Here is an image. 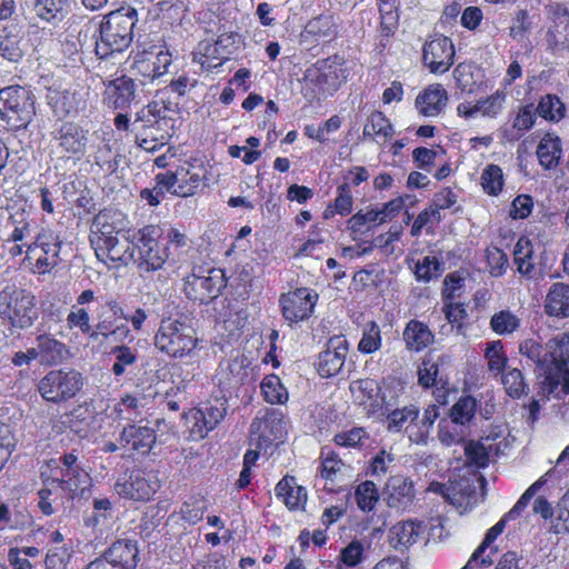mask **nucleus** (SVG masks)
Returning a JSON list of instances; mask_svg holds the SVG:
<instances>
[{
	"label": "nucleus",
	"instance_id": "nucleus-1",
	"mask_svg": "<svg viewBox=\"0 0 569 569\" xmlns=\"http://www.w3.org/2000/svg\"><path fill=\"white\" fill-rule=\"evenodd\" d=\"M51 476L41 472L43 488L38 492V507L46 516L54 513L52 496L62 493L67 499H74L77 496L84 497L91 485L89 473L81 467L74 451L64 453L58 459L48 461Z\"/></svg>",
	"mask_w": 569,
	"mask_h": 569
},
{
	"label": "nucleus",
	"instance_id": "nucleus-2",
	"mask_svg": "<svg viewBox=\"0 0 569 569\" xmlns=\"http://www.w3.org/2000/svg\"><path fill=\"white\" fill-rule=\"evenodd\" d=\"M171 112L169 103L153 100L136 113V142L141 149L154 152L169 142L176 122Z\"/></svg>",
	"mask_w": 569,
	"mask_h": 569
},
{
	"label": "nucleus",
	"instance_id": "nucleus-3",
	"mask_svg": "<svg viewBox=\"0 0 569 569\" xmlns=\"http://www.w3.org/2000/svg\"><path fill=\"white\" fill-rule=\"evenodd\" d=\"M137 21V10L131 7H122L106 14L100 22L99 38L96 41L97 56L104 59L129 48Z\"/></svg>",
	"mask_w": 569,
	"mask_h": 569
},
{
	"label": "nucleus",
	"instance_id": "nucleus-4",
	"mask_svg": "<svg viewBox=\"0 0 569 569\" xmlns=\"http://www.w3.org/2000/svg\"><path fill=\"white\" fill-rule=\"evenodd\" d=\"M519 353L545 373L538 391L541 399L549 400L551 397L562 399L569 395V371H559L558 375L551 372V360L547 345L543 346L536 338H527L520 341Z\"/></svg>",
	"mask_w": 569,
	"mask_h": 569
},
{
	"label": "nucleus",
	"instance_id": "nucleus-5",
	"mask_svg": "<svg viewBox=\"0 0 569 569\" xmlns=\"http://www.w3.org/2000/svg\"><path fill=\"white\" fill-rule=\"evenodd\" d=\"M153 341L160 352L171 358L190 357L199 342L191 322L182 316L163 318Z\"/></svg>",
	"mask_w": 569,
	"mask_h": 569
},
{
	"label": "nucleus",
	"instance_id": "nucleus-6",
	"mask_svg": "<svg viewBox=\"0 0 569 569\" xmlns=\"http://www.w3.org/2000/svg\"><path fill=\"white\" fill-rule=\"evenodd\" d=\"M36 116V96L22 86L0 89V120L11 131L24 130Z\"/></svg>",
	"mask_w": 569,
	"mask_h": 569
},
{
	"label": "nucleus",
	"instance_id": "nucleus-7",
	"mask_svg": "<svg viewBox=\"0 0 569 569\" xmlns=\"http://www.w3.org/2000/svg\"><path fill=\"white\" fill-rule=\"evenodd\" d=\"M0 318L14 328L31 327L38 319L36 297L16 284L6 286L0 291Z\"/></svg>",
	"mask_w": 569,
	"mask_h": 569
},
{
	"label": "nucleus",
	"instance_id": "nucleus-8",
	"mask_svg": "<svg viewBox=\"0 0 569 569\" xmlns=\"http://www.w3.org/2000/svg\"><path fill=\"white\" fill-rule=\"evenodd\" d=\"M161 236V228L154 224L144 226L132 233V263H134L140 271L150 272L160 270L170 258L169 248L159 244V238Z\"/></svg>",
	"mask_w": 569,
	"mask_h": 569
},
{
	"label": "nucleus",
	"instance_id": "nucleus-9",
	"mask_svg": "<svg viewBox=\"0 0 569 569\" xmlns=\"http://www.w3.org/2000/svg\"><path fill=\"white\" fill-rule=\"evenodd\" d=\"M348 74L347 68L337 56L318 60L305 72L306 88H311L312 98L320 99L332 94L347 80Z\"/></svg>",
	"mask_w": 569,
	"mask_h": 569
},
{
	"label": "nucleus",
	"instance_id": "nucleus-10",
	"mask_svg": "<svg viewBox=\"0 0 569 569\" xmlns=\"http://www.w3.org/2000/svg\"><path fill=\"white\" fill-rule=\"evenodd\" d=\"M83 387L82 375L74 369L50 370L38 383L40 396L48 402L62 403L74 398Z\"/></svg>",
	"mask_w": 569,
	"mask_h": 569
},
{
	"label": "nucleus",
	"instance_id": "nucleus-11",
	"mask_svg": "<svg viewBox=\"0 0 569 569\" xmlns=\"http://www.w3.org/2000/svg\"><path fill=\"white\" fill-rule=\"evenodd\" d=\"M62 240L60 236L50 229L41 230L33 242L26 249V258L36 273H47L61 261Z\"/></svg>",
	"mask_w": 569,
	"mask_h": 569
},
{
	"label": "nucleus",
	"instance_id": "nucleus-12",
	"mask_svg": "<svg viewBox=\"0 0 569 569\" xmlns=\"http://www.w3.org/2000/svg\"><path fill=\"white\" fill-rule=\"evenodd\" d=\"M113 489L120 498L149 501L160 489V480L156 471L137 469L128 477L119 478Z\"/></svg>",
	"mask_w": 569,
	"mask_h": 569
},
{
	"label": "nucleus",
	"instance_id": "nucleus-13",
	"mask_svg": "<svg viewBox=\"0 0 569 569\" xmlns=\"http://www.w3.org/2000/svg\"><path fill=\"white\" fill-rule=\"evenodd\" d=\"M224 273L221 269L193 271L184 279L183 291L186 296L200 303H208L217 298L226 287Z\"/></svg>",
	"mask_w": 569,
	"mask_h": 569
},
{
	"label": "nucleus",
	"instance_id": "nucleus-14",
	"mask_svg": "<svg viewBox=\"0 0 569 569\" xmlns=\"http://www.w3.org/2000/svg\"><path fill=\"white\" fill-rule=\"evenodd\" d=\"M228 410L224 398H214L201 403L189 412L188 420L192 423L190 432L194 438L203 439L226 417Z\"/></svg>",
	"mask_w": 569,
	"mask_h": 569
},
{
	"label": "nucleus",
	"instance_id": "nucleus-15",
	"mask_svg": "<svg viewBox=\"0 0 569 569\" xmlns=\"http://www.w3.org/2000/svg\"><path fill=\"white\" fill-rule=\"evenodd\" d=\"M318 300V293L309 288H298L295 291L283 293L279 303L281 306L283 318L297 323L311 316Z\"/></svg>",
	"mask_w": 569,
	"mask_h": 569
},
{
	"label": "nucleus",
	"instance_id": "nucleus-16",
	"mask_svg": "<svg viewBox=\"0 0 569 569\" xmlns=\"http://www.w3.org/2000/svg\"><path fill=\"white\" fill-rule=\"evenodd\" d=\"M452 41L445 36H436L423 46L422 59L432 73H445L453 64Z\"/></svg>",
	"mask_w": 569,
	"mask_h": 569
},
{
	"label": "nucleus",
	"instance_id": "nucleus-17",
	"mask_svg": "<svg viewBox=\"0 0 569 569\" xmlns=\"http://www.w3.org/2000/svg\"><path fill=\"white\" fill-rule=\"evenodd\" d=\"M348 351L349 345L345 336L331 337L326 349L318 356L317 370L319 375L323 378L338 375L345 365Z\"/></svg>",
	"mask_w": 569,
	"mask_h": 569
},
{
	"label": "nucleus",
	"instance_id": "nucleus-18",
	"mask_svg": "<svg viewBox=\"0 0 569 569\" xmlns=\"http://www.w3.org/2000/svg\"><path fill=\"white\" fill-rule=\"evenodd\" d=\"M126 220L121 212L101 211L92 221L90 242L92 248L114 237L126 236L128 232Z\"/></svg>",
	"mask_w": 569,
	"mask_h": 569
},
{
	"label": "nucleus",
	"instance_id": "nucleus-19",
	"mask_svg": "<svg viewBox=\"0 0 569 569\" xmlns=\"http://www.w3.org/2000/svg\"><path fill=\"white\" fill-rule=\"evenodd\" d=\"M171 61V53L168 50L152 47L149 51L136 56L133 68L138 73L153 81L168 72Z\"/></svg>",
	"mask_w": 569,
	"mask_h": 569
},
{
	"label": "nucleus",
	"instance_id": "nucleus-20",
	"mask_svg": "<svg viewBox=\"0 0 569 569\" xmlns=\"http://www.w3.org/2000/svg\"><path fill=\"white\" fill-rule=\"evenodd\" d=\"M350 391L357 403L363 407L368 415L378 413L389 400L386 392L381 395L379 383L373 379H358L350 383Z\"/></svg>",
	"mask_w": 569,
	"mask_h": 569
},
{
	"label": "nucleus",
	"instance_id": "nucleus-21",
	"mask_svg": "<svg viewBox=\"0 0 569 569\" xmlns=\"http://www.w3.org/2000/svg\"><path fill=\"white\" fill-rule=\"evenodd\" d=\"M54 139L58 141V149L62 157L80 159L86 152L87 132L78 124L63 123L56 132Z\"/></svg>",
	"mask_w": 569,
	"mask_h": 569
},
{
	"label": "nucleus",
	"instance_id": "nucleus-22",
	"mask_svg": "<svg viewBox=\"0 0 569 569\" xmlns=\"http://www.w3.org/2000/svg\"><path fill=\"white\" fill-rule=\"evenodd\" d=\"M252 439H257L259 447L263 443H270L280 440L286 433V423L283 416L279 410H268L263 418H256L250 426Z\"/></svg>",
	"mask_w": 569,
	"mask_h": 569
},
{
	"label": "nucleus",
	"instance_id": "nucleus-23",
	"mask_svg": "<svg viewBox=\"0 0 569 569\" xmlns=\"http://www.w3.org/2000/svg\"><path fill=\"white\" fill-rule=\"evenodd\" d=\"M104 86L103 101L114 110L129 108L137 98V84L130 77L116 78Z\"/></svg>",
	"mask_w": 569,
	"mask_h": 569
},
{
	"label": "nucleus",
	"instance_id": "nucleus-24",
	"mask_svg": "<svg viewBox=\"0 0 569 569\" xmlns=\"http://www.w3.org/2000/svg\"><path fill=\"white\" fill-rule=\"evenodd\" d=\"M132 234L130 231L126 236L114 237L103 240L100 244L93 247L96 256L99 260L107 263L108 261L128 264L133 259V246L131 242Z\"/></svg>",
	"mask_w": 569,
	"mask_h": 569
},
{
	"label": "nucleus",
	"instance_id": "nucleus-25",
	"mask_svg": "<svg viewBox=\"0 0 569 569\" xmlns=\"http://www.w3.org/2000/svg\"><path fill=\"white\" fill-rule=\"evenodd\" d=\"M398 396H390L379 411L382 416H386L389 432L407 431L419 418V409L415 405L403 406L402 408H398Z\"/></svg>",
	"mask_w": 569,
	"mask_h": 569
},
{
	"label": "nucleus",
	"instance_id": "nucleus-26",
	"mask_svg": "<svg viewBox=\"0 0 569 569\" xmlns=\"http://www.w3.org/2000/svg\"><path fill=\"white\" fill-rule=\"evenodd\" d=\"M506 101V93L502 90H497L489 97L479 99L475 104L470 102H462L457 107V113L465 119H473L478 114L495 119L500 114Z\"/></svg>",
	"mask_w": 569,
	"mask_h": 569
},
{
	"label": "nucleus",
	"instance_id": "nucleus-27",
	"mask_svg": "<svg viewBox=\"0 0 569 569\" xmlns=\"http://www.w3.org/2000/svg\"><path fill=\"white\" fill-rule=\"evenodd\" d=\"M207 173L203 162L199 160L179 166L176 169V181H178V189H174L176 196H192L206 179Z\"/></svg>",
	"mask_w": 569,
	"mask_h": 569
},
{
	"label": "nucleus",
	"instance_id": "nucleus-28",
	"mask_svg": "<svg viewBox=\"0 0 569 569\" xmlns=\"http://www.w3.org/2000/svg\"><path fill=\"white\" fill-rule=\"evenodd\" d=\"M448 102V93L441 84H430L416 97L415 107L419 114L433 118L439 116Z\"/></svg>",
	"mask_w": 569,
	"mask_h": 569
},
{
	"label": "nucleus",
	"instance_id": "nucleus-29",
	"mask_svg": "<svg viewBox=\"0 0 569 569\" xmlns=\"http://www.w3.org/2000/svg\"><path fill=\"white\" fill-rule=\"evenodd\" d=\"M156 431L149 426L129 425L120 435V445L141 455L148 453L156 443Z\"/></svg>",
	"mask_w": 569,
	"mask_h": 569
},
{
	"label": "nucleus",
	"instance_id": "nucleus-30",
	"mask_svg": "<svg viewBox=\"0 0 569 569\" xmlns=\"http://www.w3.org/2000/svg\"><path fill=\"white\" fill-rule=\"evenodd\" d=\"M338 34L335 18L329 14H320L307 22L301 32L302 42L320 43L333 40Z\"/></svg>",
	"mask_w": 569,
	"mask_h": 569
},
{
	"label": "nucleus",
	"instance_id": "nucleus-31",
	"mask_svg": "<svg viewBox=\"0 0 569 569\" xmlns=\"http://www.w3.org/2000/svg\"><path fill=\"white\" fill-rule=\"evenodd\" d=\"M386 493L389 507L406 508L415 497L413 483L405 476H392L386 483Z\"/></svg>",
	"mask_w": 569,
	"mask_h": 569
},
{
	"label": "nucleus",
	"instance_id": "nucleus-32",
	"mask_svg": "<svg viewBox=\"0 0 569 569\" xmlns=\"http://www.w3.org/2000/svg\"><path fill=\"white\" fill-rule=\"evenodd\" d=\"M138 548L133 541L119 540L104 552V557L117 569H136L138 562Z\"/></svg>",
	"mask_w": 569,
	"mask_h": 569
},
{
	"label": "nucleus",
	"instance_id": "nucleus-33",
	"mask_svg": "<svg viewBox=\"0 0 569 569\" xmlns=\"http://www.w3.org/2000/svg\"><path fill=\"white\" fill-rule=\"evenodd\" d=\"M276 496L290 509L297 510L307 501V491L298 486L295 477L282 478L274 488Z\"/></svg>",
	"mask_w": 569,
	"mask_h": 569
},
{
	"label": "nucleus",
	"instance_id": "nucleus-34",
	"mask_svg": "<svg viewBox=\"0 0 569 569\" xmlns=\"http://www.w3.org/2000/svg\"><path fill=\"white\" fill-rule=\"evenodd\" d=\"M545 310L549 316L569 317V284L556 282L550 287L545 300Z\"/></svg>",
	"mask_w": 569,
	"mask_h": 569
},
{
	"label": "nucleus",
	"instance_id": "nucleus-35",
	"mask_svg": "<svg viewBox=\"0 0 569 569\" xmlns=\"http://www.w3.org/2000/svg\"><path fill=\"white\" fill-rule=\"evenodd\" d=\"M421 533V525L411 520L399 521L389 530V542L395 549L408 548L417 542Z\"/></svg>",
	"mask_w": 569,
	"mask_h": 569
},
{
	"label": "nucleus",
	"instance_id": "nucleus-36",
	"mask_svg": "<svg viewBox=\"0 0 569 569\" xmlns=\"http://www.w3.org/2000/svg\"><path fill=\"white\" fill-rule=\"evenodd\" d=\"M248 376L243 359H232L221 363L216 375L220 387L231 389L240 386Z\"/></svg>",
	"mask_w": 569,
	"mask_h": 569
},
{
	"label": "nucleus",
	"instance_id": "nucleus-37",
	"mask_svg": "<svg viewBox=\"0 0 569 569\" xmlns=\"http://www.w3.org/2000/svg\"><path fill=\"white\" fill-rule=\"evenodd\" d=\"M22 37L16 27H4L0 30V56L10 61L18 62L23 57Z\"/></svg>",
	"mask_w": 569,
	"mask_h": 569
},
{
	"label": "nucleus",
	"instance_id": "nucleus-38",
	"mask_svg": "<svg viewBox=\"0 0 569 569\" xmlns=\"http://www.w3.org/2000/svg\"><path fill=\"white\" fill-rule=\"evenodd\" d=\"M403 340L411 351H421L433 341V335L421 321L410 320L403 330Z\"/></svg>",
	"mask_w": 569,
	"mask_h": 569
},
{
	"label": "nucleus",
	"instance_id": "nucleus-39",
	"mask_svg": "<svg viewBox=\"0 0 569 569\" xmlns=\"http://www.w3.org/2000/svg\"><path fill=\"white\" fill-rule=\"evenodd\" d=\"M551 360V372L568 371L565 366L569 362V332H561L547 342Z\"/></svg>",
	"mask_w": 569,
	"mask_h": 569
},
{
	"label": "nucleus",
	"instance_id": "nucleus-40",
	"mask_svg": "<svg viewBox=\"0 0 569 569\" xmlns=\"http://www.w3.org/2000/svg\"><path fill=\"white\" fill-rule=\"evenodd\" d=\"M393 134V127L381 111H373L367 119L362 136L377 142H386Z\"/></svg>",
	"mask_w": 569,
	"mask_h": 569
},
{
	"label": "nucleus",
	"instance_id": "nucleus-41",
	"mask_svg": "<svg viewBox=\"0 0 569 569\" xmlns=\"http://www.w3.org/2000/svg\"><path fill=\"white\" fill-rule=\"evenodd\" d=\"M513 260L520 274L528 278L535 276L533 244L528 238L521 237L517 241L513 249Z\"/></svg>",
	"mask_w": 569,
	"mask_h": 569
},
{
	"label": "nucleus",
	"instance_id": "nucleus-42",
	"mask_svg": "<svg viewBox=\"0 0 569 569\" xmlns=\"http://www.w3.org/2000/svg\"><path fill=\"white\" fill-rule=\"evenodd\" d=\"M561 152V141L558 136L552 133L545 134L537 148L539 162L546 169L558 164Z\"/></svg>",
	"mask_w": 569,
	"mask_h": 569
},
{
	"label": "nucleus",
	"instance_id": "nucleus-43",
	"mask_svg": "<svg viewBox=\"0 0 569 569\" xmlns=\"http://www.w3.org/2000/svg\"><path fill=\"white\" fill-rule=\"evenodd\" d=\"M522 320L513 311L503 309L495 312L490 318V329L498 336L507 337L517 332Z\"/></svg>",
	"mask_w": 569,
	"mask_h": 569
},
{
	"label": "nucleus",
	"instance_id": "nucleus-44",
	"mask_svg": "<svg viewBox=\"0 0 569 569\" xmlns=\"http://www.w3.org/2000/svg\"><path fill=\"white\" fill-rule=\"evenodd\" d=\"M37 342L40 348V362L43 365H56L61 362L67 353L64 343L58 341L48 335L38 337Z\"/></svg>",
	"mask_w": 569,
	"mask_h": 569
},
{
	"label": "nucleus",
	"instance_id": "nucleus-45",
	"mask_svg": "<svg viewBox=\"0 0 569 569\" xmlns=\"http://www.w3.org/2000/svg\"><path fill=\"white\" fill-rule=\"evenodd\" d=\"M67 8L68 0H34L33 2L37 17L52 23L63 19Z\"/></svg>",
	"mask_w": 569,
	"mask_h": 569
},
{
	"label": "nucleus",
	"instance_id": "nucleus-46",
	"mask_svg": "<svg viewBox=\"0 0 569 569\" xmlns=\"http://www.w3.org/2000/svg\"><path fill=\"white\" fill-rule=\"evenodd\" d=\"M264 400L271 405H283L288 400V391L276 375L266 376L260 385Z\"/></svg>",
	"mask_w": 569,
	"mask_h": 569
},
{
	"label": "nucleus",
	"instance_id": "nucleus-47",
	"mask_svg": "<svg viewBox=\"0 0 569 569\" xmlns=\"http://www.w3.org/2000/svg\"><path fill=\"white\" fill-rule=\"evenodd\" d=\"M442 271V262L435 256H426L417 260L413 270L416 280L426 283L437 279Z\"/></svg>",
	"mask_w": 569,
	"mask_h": 569
},
{
	"label": "nucleus",
	"instance_id": "nucleus-48",
	"mask_svg": "<svg viewBox=\"0 0 569 569\" xmlns=\"http://www.w3.org/2000/svg\"><path fill=\"white\" fill-rule=\"evenodd\" d=\"M489 438L480 441H470L465 446V453L470 465L477 468H485L489 463L492 445L488 443Z\"/></svg>",
	"mask_w": 569,
	"mask_h": 569
},
{
	"label": "nucleus",
	"instance_id": "nucleus-49",
	"mask_svg": "<svg viewBox=\"0 0 569 569\" xmlns=\"http://www.w3.org/2000/svg\"><path fill=\"white\" fill-rule=\"evenodd\" d=\"M166 246L169 248L170 257L179 259L181 254L191 249V240L186 232L176 227H169L164 236Z\"/></svg>",
	"mask_w": 569,
	"mask_h": 569
},
{
	"label": "nucleus",
	"instance_id": "nucleus-50",
	"mask_svg": "<svg viewBox=\"0 0 569 569\" xmlns=\"http://www.w3.org/2000/svg\"><path fill=\"white\" fill-rule=\"evenodd\" d=\"M477 401L471 396L461 397L451 408L450 418L453 423L459 426L468 425L475 417Z\"/></svg>",
	"mask_w": 569,
	"mask_h": 569
},
{
	"label": "nucleus",
	"instance_id": "nucleus-51",
	"mask_svg": "<svg viewBox=\"0 0 569 569\" xmlns=\"http://www.w3.org/2000/svg\"><path fill=\"white\" fill-rule=\"evenodd\" d=\"M355 499L358 508L361 511H372L379 500V495L376 485L369 480H366L358 485L355 490Z\"/></svg>",
	"mask_w": 569,
	"mask_h": 569
},
{
	"label": "nucleus",
	"instance_id": "nucleus-52",
	"mask_svg": "<svg viewBox=\"0 0 569 569\" xmlns=\"http://www.w3.org/2000/svg\"><path fill=\"white\" fill-rule=\"evenodd\" d=\"M565 111L566 107L563 102L557 96L552 94L542 97L537 107L539 116L555 122H558L563 118Z\"/></svg>",
	"mask_w": 569,
	"mask_h": 569
},
{
	"label": "nucleus",
	"instance_id": "nucleus-53",
	"mask_svg": "<svg viewBox=\"0 0 569 569\" xmlns=\"http://www.w3.org/2000/svg\"><path fill=\"white\" fill-rule=\"evenodd\" d=\"M397 3L398 0H379V11L381 18V34L383 37H389L393 33L397 21Z\"/></svg>",
	"mask_w": 569,
	"mask_h": 569
},
{
	"label": "nucleus",
	"instance_id": "nucleus-54",
	"mask_svg": "<svg viewBox=\"0 0 569 569\" xmlns=\"http://www.w3.org/2000/svg\"><path fill=\"white\" fill-rule=\"evenodd\" d=\"M442 311L448 323L441 327V332L448 335L453 330L455 326H457V329L460 330L461 321L467 317L465 306L459 302H452V300H447L445 301Z\"/></svg>",
	"mask_w": 569,
	"mask_h": 569
},
{
	"label": "nucleus",
	"instance_id": "nucleus-55",
	"mask_svg": "<svg viewBox=\"0 0 569 569\" xmlns=\"http://www.w3.org/2000/svg\"><path fill=\"white\" fill-rule=\"evenodd\" d=\"M207 509L208 501L203 497H190L181 506L180 515L187 522L196 525L202 520Z\"/></svg>",
	"mask_w": 569,
	"mask_h": 569
},
{
	"label": "nucleus",
	"instance_id": "nucleus-56",
	"mask_svg": "<svg viewBox=\"0 0 569 569\" xmlns=\"http://www.w3.org/2000/svg\"><path fill=\"white\" fill-rule=\"evenodd\" d=\"M381 348V331L379 326L371 321L365 328L362 337L358 343V350L361 353L370 355Z\"/></svg>",
	"mask_w": 569,
	"mask_h": 569
},
{
	"label": "nucleus",
	"instance_id": "nucleus-57",
	"mask_svg": "<svg viewBox=\"0 0 569 569\" xmlns=\"http://www.w3.org/2000/svg\"><path fill=\"white\" fill-rule=\"evenodd\" d=\"M481 186L486 193L498 196L503 187L501 168L497 164H489L481 173Z\"/></svg>",
	"mask_w": 569,
	"mask_h": 569
},
{
	"label": "nucleus",
	"instance_id": "nucleus-58",
	"mask_svg": "<svg viewBox=\"0 0 569 569\" xmlns=\"http://www.w3.org/2000/svg\"><path fill=\"white\" fill-rule=\"evenodd\" d=\"M353 204L352 192L348 183H343L338 187L337 197L333 203V210L331 207H328L325 211V217L328 218L333 213H338L340 216H347L351 212Z\"/></svg>",
	"mask_w": 569,
	"mask_h": 569
},
{
	"label": "nucleus",
	"instance_id": "nucleus-59",
	"mask_svg": "<svg viewBox=\"0 0 569 569\" xmlns=\"http://www.w3.org/2000/svg\"><path fill=\"white\" fill-rule=\"evenodd\" d=\"M111 353L116 358L111 370L117 377L122 376L126 372V368L132 366L137 361V350L126 345L112 348Z\"/></svg>",
	"mask_w": 569,
	"mask_h": 569
},
{
	"label": "nucleus",
	"instance_id": "nucleus-60",
	"mask_svg": "<svg viewBox=\"0 0 569 569\" xmlns=\"http://www.w3.org/2000/svg\"><path fill=\"white\" fill-rule=\"evenodd\" d=\"M142 400L141 397L132 395L123 396L116 407L119 417L127 421L137 420L141 416V409L143 408Z\"/></svg>",
	"mask_w": 569,
	"mask_h": 569
},
{
	"label": "nucleus",
	"instance_id": "nucleus-61",
	"mask_svg": "<svg viewBox=\"0 0 569 569\" xmlns=\"http://www.w3.org/2000/svg\"><path fill=\"white\" fill-rule=\"evenodd\" d=\"M502 385L507 393L512 398H520L527 389L522 372L519 369H510L502 375Z\"/></svg>",
	"mask_w": 569,
	"mask_h": 569
},
{
	"label": "nucleus",
	"instance_id": "nucleus-62",
	"mask_svg": "<svg viewBox=\"0 0 569 569\" xmlns=\"http://www.w3.org/2000/svg\"><path fill=\"white\" fill-rule=\"evenodd\" d=\"M503 346L500 340L491 341L487 345L485 357L488 361L489 370L499 373L507 363V357L503 353Z\"/></svg>",
	"mask_w": 569,
	"mask_h": 569
},
{
	"label": "nucleus",
	"instance_id": "nucleus-63",
	"mask_svg": "<svg viewBox=\"0 0 569 569\" xmlns=\"http://www.w3.org/2000/svg\"><path fill=\"white\" fill-rule=\"evenodd\" d=\"M552 528L557 535L569 533V490L560 498L556 506Z\"/></svg>",
	"mask_w": 569,
	"mask_h": 569
},
{
	"label": "nucleus",
	"instance_id": "nucleus-64",
	"mask_svg": "<svg viewBox=\"0 0 569 569\" xmlns=\"http://www.w3.org/2000/svg\"><path fill=\"white\" fill-rule=\"evenodd\" d=\"M67 325L70 329H79L82 333H91L90 316L87 309L73 306L67 316Z\"/></svg>",
	"mask_w": 569,
	"mask_h": 569
}]
</instances>
